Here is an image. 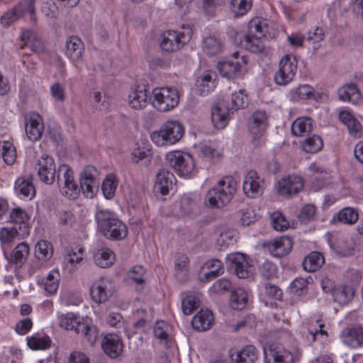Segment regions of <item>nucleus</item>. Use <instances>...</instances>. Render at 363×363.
I'll return each instance as SVG.
<instances>
[{
  "instance_id": "5",
  "label": "nucleus",
  "mask_w": 363,
  "mask_h": 363,
  "mask_svg": "<svg viewBox=\"0 0 363 363\" xmlns=\"http://www.w3.org/2000/svg\"><path fill=\"white\" fill-rule=\"evenodd\" d=\"M150 101L157 110L166 112L178 105L179 95L175 88L168 86L155 88L152 91Z\"/></svg>"
},
{
  "instance_id": "17",
  "label": "nucleus",
  "mask_w": 363,
  "mask_h": 363,
  "mask_svg": "<svg viewBox=\"0 0 363 363\" xmlns=\"http://www.w3.org/2000/svg\"><path fill=\"white\" fill-rule=\"evenodd\" d=\"M177 180L172 172L167 169H161L156 175L155 189L162 195H167L174 189Z\"/></svg>"
},
{
  "instance_id": "8",
  "label": "nucleus",
  "mask_w": 363,
  "mask_h": 363,
  "mask_svg": "<svg viewBox=\"0 0 363 363\" xmlns=\"http://www.w3.org/2000/svg\"><path fill=\"white\" fill-rule=\"evenodd\" d=\"M189 40L184 33L169 30L160 35V45L163 51L173 52L182 48Z\"/></svg>"
},
{
  "instance_id": "51",
  "label": "nucleus",
  "mask_w": 363,
  "mask_h": 363,
  "mask_svg": "<svg viewBox=\"0 0 363 363\" xmlns=\"http://www.w3.org/2000/svg\"><path fill=\"white\" fill-rule=\"evenodd\" d=\"M35 255L39 260H47L52 256V248L51 245L45 241H39L35 247Z\"/></svg>"
},
{
  "instance_id": "19",
  "label": "nucleus",
  "mask_w": 363,
  "mask_h": 363,
  "mask_svg": "<svg viewBox=\"0 0 363 363\" xmlns=\"http://www.w3.org/2000/svg\"><path fill=\"white\" fill-rule=\"evenodd\" d=\"M342 342L352 347L357 348L363 345V328L354 325L345 328L340 334Z\"/></svg>"
},
{
  "instance_id": "39",
  "label": "nucleus",
  "mask_w": 363,
  "mask_h": 363,
  "mask_svg": "<svg viewBox=\"0 0 363 363\" xmlns=\"http://www.w3.org/2000/svg\"><path fill=\"white\" fill-rule=\"evenodd\" d=\"M262 38H258V36H250V35L246 34L243 40L240 41V44L242 47L252 52H262L264 49V45L262 41Z\"/></svg>"
},
{
  "instance_id": "49",
  "label": "nucleus",
  "mask_w": 363,
  "mask_h": 363,
  "mask_svg": "<svg viewBox=\"0 0 363 363\" xmlns=\"http://www.w3.org/2000/svg\"><path fill=\"white\" fill-rule=\"evenodd\" d=\"M323 145L322 139L316 135H313L304 140L302 143L303 150L308 153H315L319 151Z\"/></svg>"
},
{
  "instance_id": "24",
  "label": "nucleus",
  "mask_w": 363,
  "mask_h": 363,
  "mask_svg": "<svg viewBox=\"0 0 363 363\" xmlns=\"http://www.w3.org/2000/svg\"><path fill=\"white\" fill-rule=\"evenodd\" d=\"M25 130L29 140L35 141L40 139L43 130L41 117L38 114L30 116L25 123Z\"/></svg>"
},
{
  "instance_id": "20",
  "label": "nucleus",
  "mask_w": 363,
  "mask_h": 363,
  "mask_svg": "<svg viewBox=\"0 0 363 363\" xmlns=\"http://www.w3.org/2000/svg\"><path fill=\"white\" fill-rule=\"evenodd\" d=\"M111 286L110 282L104 280L93 284L89 289L92 300L97 303L106 301L113 293Z\"/></svg>"
},
{
  "instance_id": "63",
  "label": "nucleus",
  "mask_w": 363,
  "mask_h": 363,
  "mask_svg": "<svg viewBox=\"0 0 363 363\" xmlns=\"http://www.w3.org/2000/svg\"><path fill=\"white\" fill-rule=\"evenodd\" d=\"M315 213V207L313 205H305L301 210L298 220L302 223L306 224L314 219Z\"/></svg>"
},
{
  "instance_id": "59",
  "label": "nucleus",
  "mask_w": 363,
  "mask_h": 363,
  "mask_svg": "<svg viewBox=\"0 0 363 363\" xmlns=\"http://www.w3.org/2000/svg\"><path fill=\"white\" fill-rule=\"evenodd\" d=\"M231 288L232 284L230 280L221 278L214 282L211 288V291L216 294H223L229 291Z\"/></svg>"
},
{
  "instance_id": "34",
  "label": "nucleus",
  "mask_w": 363,
  "mask_h": 363,
  "mask_svg": "<svg viewBox=\"0 0 363 363\" xmlns=\"http://www.w3.org/2000/svg\"><path fill=\"white\" fill-rule=\"evenodd\" d=\"M354 294L352 287L345 285L337 286L332 290V295L335 301L342 305L348 303Z\"/></svg>"
},
{
  "instance_id": "30",
  "label": "nucleus",
  "mask_w": 363,
  "mask_h": 363,
  "mask_svg": "<svg viewBox=\"0 0 363 363\" xmlns=\"http://www.w3.org/2000/svg\"><path fill=\"white\" fill-rule=\"evenodd\" d=\"M356 243L350 237L340 238L335 244L333 246L335 252L342 256L347 257L352 255L355 250Z\"/></svg>"
},
{
  "instance_id": "1",
  "label": "nucleus",
  "mask_w": 363,
  "mask_h": 363,
  "mask_svg": "<svg viewBox=\"0 0 363 363\" xmlns=\"http://www.w3.org/2000/svg\"><path fill=\"white\" fill-rule=\"evenodd\" d=\"M38 176L39 179L46 184H52L55 178L60 193L69 199L78 197L80 189L74 178V173L70 167L66 164H60L56 171L52 157L43 155L38 160Z\"/></svg>"
},
{
  "instance_id": "22",
  "label": "nucleus",
  "mask_w": 363,
  "mask_h": 363,
  "mask_svg": "<svg viewBox=\"0 0 363 363\" xmlns=\"http://www.w3.org/2000/svg\"><path fill=\"white\" fill-rule=\"evenodd\" d=\"M231 111L224 101L214 105L211 109V121L217 129L224 128L229 121V113Z\"/></svg>"
},
{
  "instance_id": "60",
  "label": "nucleus",
  "mask_w": 363,
  "mask_h": 363,
  "mask_svg": "<svg viewBox=\"0 0 363 363\" xmlns=\"http://www.w3.org/2000/svg\"><path fill=\"white\" fill-rule=\"evenodd\" d=\"M18 6L14 9L2 16L1 18V23L4 26H8L15 21L23 16V9H17Z\"/></svg>"
},
{
  "instance_id": "13",
  "label": "nucleus",
  "mask_w": 363,
  "mask_h": 363,
  "mask_svg": "<svg viewBox=\"0 0 363 363\" xmlns=\"http://www.w3.org/2000/svg\"><path fill=\"white\" fill-rule=\"evenodd\" d=\"M265 359L267 363H294L293 354L286 350L281 345L272 344L268 351H265Z\"/></svg>"
},
{
  "instance_id": "18",
  "label": "nucleus",
  "mask_w": 363,
  "mask_h": 363,
  "mask_svg": "<svg viewBox=\"0 0 363 363\" xmlns=\"http://www.w3.org/2000/svg\"><path fill=\"white\" fill-rule=\"evenodd\" d=\"M28 220V214L19 207L13 208L10 213V221L13 224V227L18 229L20 238H24L29 234Z\"/></svg>"
},
{
  "instance_id": "46",
  "label": "nucleus",
  "mask_w": 363,
  "mask_h": 363,
  "mask_svg": "<svg viewBox=\"0 0 363 363\" xmlns=\"http://www.w3.org/2000/svg\"><path fill=\"white\" fill-rule=\"evenodd\" d=\"M118 186V182L115 175L110 174L106 176L101 184V189L104 196L108 199H112L116 192Z\"/></svg>"
},
{
  "instance_id": "52",
  "label": "nucleus",
  "mask_w": 363,
  "mask_h": 363,
  "mask_svg": "<svg viewBox=\"0 0 363 363\" xmlns=\"http://www.w3.org/2000/svg\"><path fill=\"white\" fill-rule=\"evenodd\" d=\"M267 33V27L259 19H253L248 23V33L250 36H258V38H263Z\"/></svg>"
},
{
  "instance_id": "58",
  "label": "nucleus",
  "mask_w": 363,
  "mask_h": 363,
  "mask_svg": "<svg viewBox=\"0 0 363 363\" xmlns=\"http://www.w3.org/2000/svg\"><path fill=\"white\" fill-rule=\"evenodd\" d=\"M325 33L322 28L315 27L307 33L306 40L308 42L314 45L313 49L317 50L319 47L318 43L324 39Z\"/></svg>"
},
{
  "instance_id": "3",
  "label": "nucleus",
  "mask_w": 363,
  "mask_h": 363,
  "mask_svg": "<svg viewBox=\"0 0 363 363\" xmlns=\"http://www.w3.org/2000/svg\"><path fill=\"white\" fill-rule=\"evenodd\" d=\"M236 189L237 182L233 178L227 177L220 180L206 194L209 206L213 208L225 206L230 201Z\"/></svg>"
},
{
  "instance_id": "14",
  "label": "nucleus",
  "mask_w": 363,
  "mask_h": 363,
  "mask_svg": "<svg viewBox=\"0 0 363 363\" xmlns=\"http://www.w3.org/2000/svg\"><path fill=\"white\" fill-rule=\"evenodd\" d=\"M268 127V116L264 111H255L249 121V130L253 139H259Z\"/></svg>"
},
{
  "instance_id": "43",
  "label": "nucleus",
  "mask_w": 363,
  "mask_h": 363,
  "mask_svg": "<svg viewBox=\"0 0 363 363\" xmlns=\"http://www.w3.org/2000/svg\"><path fill=\"white\" fill-rule=\"evenodd\" d=\"M76 333L82 334L91 345L96 342L99 335L98 328L96 326L88 325L83 323L77 325Z\"/></svg>"
},
{
  "instance_id": "64",
  "label": "nucleus",
  "mask_w": 363,
  "mask_h": 363,
  "mask_svg": "<svg viewBox=\"0 0 363 363\" xmlns=\"http://www.w3.org/2000/svg\"><path fill=\"white\" fill-rule=\"evenodd\" d=\"M201 153L206 160L213 163L218 162L221 157V154L217 150L208 145L201 147Z\"/></svg>"
},
{
  "instance_id": "31",
  "label": "nucleus",
  "mask_w": 363,
  "mask_h": 363,
  "mask_svg": "<svg viewBox=\"0 0 363 363\" xmlns=\"http://www.w3.org/2000/svg\"><path fill=\"white\" fill-rule=\"evenodd\" d=\"M217 69L222 77L228 79H234L240 76V65L238 62L230 60L219 62Z\"/></svg>"
},
{
  "instance_id": "12",
  "label": "nucleus",
  "mask_w": 363,
  "mask_h": 363,
  "mask_svg": "<svg viewBox=\"0 0 363 363\" xmlns=\"http://www.w3.org/2000/svg\"><path fill=\"white\" fill-rule=\"evenodd\" d=\"M243 191L247 197L256 198L262 194L264 180L258 176L256 171H249L243 181Z\"/></svg>"
},
{
  "instance_id": "42",
  "label": "nucleus",
  "mask_w": 363,
  "mask_h": 363,
  "mask_svg": "<svg viewBox=\"0 0 363 363\" xmlns=\"http://www.w3.org/2000/svg\"><path fill=\"white\" fill-rule=\"evenodd\" d=\"M247 302V294L242 289H237L233 291L230 296V306L234 310L243 309Z\"/></svg>"
},
{
  "instance_id": "23",
  "label": "nucleus",
  "mask_w": 363,
  "mask_h": 363,
  "mask_svg": "<svg viewBox=\"0 0 363 363\" xmlns=\"http://www.w3.org/2000/svg\"><path fill=\"white\" fill-rule=\"evenodd\" d=\"M148 103L147 89L145 86H137L130 91L128 96V104L133 109L145 108Z\"/></svg>"
},
{
  "instance_id": "41",
  "label": "nucleus",
  "mask_w": 363,
  "mask_h": 363,
  "mask_svg": "<svg viewBox=\"0 0 363 363\" xmlns=\"http://www.w3.org/2000/svg\"><path fill=\"white\" fill-rule=\"evenodd\" d=\"M312 128V120L310 118H299L292 123L291 132L296 136H301L306 133L311 132Z\"/></svg>"
},
{
  "instance_id": "36",
  "label": "nucleus",
  "mask_w": 363,
  "mask_h": 363,
  "mask_svg": "<svg viewBox=\"0 0 363 363\" xmlns=\"http://www.w3.org/2000/svg\"><path fill=\"white\" fill-rule=\"evenodd\" d=\"M216 233L218 235L217 243L221 247H228L235 242L237 233L232 228L221 225L217 228Z\"/></svg>"
},
{
  "instance_id": "40",
  "label": "nucleus",
  "mask_w": 363,
  "mask_h": 363,
  "mask_svg": "<svg viewBox=\"0 0 363 363\" xmlns=\"http://www.w3.org/2000/svg\"><path fill=\"white\" fill-rule=\"evenodd\" d=\"M22 40L25 42L24 46L28 47L35 52L40 53L44 51V45L43 42L36 38L34 33L30 30H26L23 33Z\"/></svg>"
},
{
  "instance_id": "6",
  "label": "nucleus",
  "mask_w": 363,
  "mask_h": 363,
  "mask_svg": "<svg viewBox=\"0 0 363 363\" xmlns=\"http://www.w3.org/2000/svg\"><path fill=\"white\" fill-rule=\"evenodd\" d=\"M166 162L180 176L191 174L194 169V162L192 157L187 153L179 151H172L165 156Z\"/></svg>"
},
{
  "instance_id": "9",
  "label": "nucleus",
  "mask_w": 363,
  "mask_h": 363,
  "mask_svg": "<svg viewBox=\"0 0 363 363\" xmlns=\"http://www.w3.org/2000/svg\"><path fill=\"white\" fill-rule=\"evenodd\" d=\"M304 186L302 177L297 175H289L281 178L277 184V193L285 197H290L292 195L300 192Z\"/></svg>"
},
{
  "instance_id": "27",
  "label": "nucleus",
  "mask_w": 363,
  "mask_h": 363,
  "mask_svg": "<svg viewBox=\"0 0 363 363\" xmlns=\"http://www.w3.org/2000/svg\"><path fill=\"white\" fill-rule=\"evenodd\" d=\"M15 192L18 196L32 199L35 196V189L31 177H20L15 183Z\"/></svg>"
},
{
  "instance_id": "29",
  "label": "nucleus",
  "mask_w": 363,
  "mask_h": 363,
  "mask_svg": "<svg viewBox=\"0 0 363 363\" xmlns=\"http://www.w3.org/2000/svg\"><path fill=\"white\" fill-rule=\"evenodd\" d=\"M203 268L207 269V272L201 277V281H208L224 272L223 263L218 259H212L207 261Z\"/></svg>"
},
{
  "instance_id": "53",
  "label": "nucleus",
  "mask_w": 363,
  "mask_h": 363,
  "mask_svg": "<svg viewBox=\"0 0 363 363\" xmlns=\"http://www.w3.org/2000/svg\"><path fill=\"white\" fill-rule=\"evenodd\" d=\"M28 346L32 350H45L50 347L51 340L47 336H32L27 338Z\"/></svg>"
},
{
  "instance_id": "37",
  "label": "nucleus",
  "mask_w": 363,
  "mask_h": 363,
  "mask_svg": "<svg viewBox=\"0 0 363 363\" xmlns=\"http://www.w3.org/2000/svg\"><path fill=\"white\" fill-rule=\"evenodd\" d=\"M325 259L323 255L318 252H312L306 256L303 262L304 270L313 272L318 270L324 264Z\"/></svg>"
},
{
  "instance_id": "56",
  "label": "nucleus",
  "mask_w": 363,
  "mask_h": 363,
  "mask_svg": "<svg viewBox=\"0 0 363 363\" xmlns=\"http://www.w3.org/2000/svg\"><path fill=\"white\" fill-rule=\"evenodd\" d=\"M271 225L277 231H283L287 230L289 227V223L280 212H274L270 216Z\"/></svg>"
},
{
  "instance_id": "44",
  "label": "nucleus",
  "mask_w": 363,
  "mask_h": 363,
  "mask_svg": "<svg viewBox=\"0 0 363 363\" xmlns=\"http://www.w3.org/2000/svg\"><path fill=\"white\" fill-rule=\"evenodd\" d=\"M336 218L340 223L352 225L357 221L359 216L357 211L354 208L345 207L340 211L337 214V216L334 217L333 219L335 220Z\"/></svg>"
},
{
  "instance_id": "32",
  "label": "nucleus",
  "mask_w": 363,
  "mask_h": 363,
  "mask_svg": "<svg viewBox=\"0 0 363 363\" xmlns=\"http://www.w3.org/2000/svg\"><path fill=\"white\" fill-rule=\"evenodd\" d=\"M203 51L208 55H216L223 50V40L215 35H209L203 38L202 42Z\"/></svg>"
},
{
  "instance_id": "61",
  "label": "nucleus",
  "mask_w": 363,
  "mask_h": 363,
  "mask_svg": "<svg viewBox=\"0 0 363 363\" xmlns=\"http://www.w3.org/2000/svg\"><path fill=\"white\" fill-rule=\"evenodd\" d=\"M189 261L186 257H182L175 263L176 277L180 281L186 279L188 272Z\"/></svg>"
},
{
  "instance_id": "28",
  "label": "nucleus",
  "mask_w": 363,
  "mask_h": 363,
  "mask_svg": "<svg viewBox=\"0 0 363 363\" xmlns=\"http://www.w3.org/2000/svg\"><path fill=\"white\" fill-rule=\"evenodd\" d=\"M66 55L73 61L81 59L84 50L82 41L76 36H70L66 41Z\"/></svg>"
},
{
  "instance_id": "25",
  "label": "nucleus",
  "mask_w": 363,
  "mask_h": 363,
  "mask_svg": "<svg viewBox=\"0 0 363 363\" xmlns=\"http://www.w3.org/2000/svg\"><path fill=\"white\" fill-rule=\"evenodd\" d=\"M213 315L211 311L201 309L191 320L192 327L198 331L208 330L213 322Z\"/></svg>"
},
{
  "instance_id": "16",
  "label": "nucleus",
  "mask_w": 363,
  "mask_h": 363,
  "mask_svg": "<svg viewBox=\"0 0 363 363\" xmlns=\"http://www.w3.org/2000/svg\"><path fill=\"white\" fill-rule=\"evenodd\" d=\"M272 255L277 257H282L288 255L293 247L291 238L281 236L275 238L273 241L264 244Z\"/></svg>"
},
{
  "instance_id": "47",
  "label": "nucleus",
  "mask_w": 363,
  "mask_h": 363,
  "mask_svg": "<svg viewBox=\"0 0 363 363\" xmlns=\"http://www.w3.org/2000/svg\"><path fill=\"white\" fill-rule=\"evenodd\" d=\"M59 324L61 328L66 330H73L76 332L78 325L82 324L79 318L72 313L62 314L58 316Z\"/></svg>"
},
{
  "instance_id": "7",
  "label": "nucleus",
  "mask_w": 363,
  "mask_h": 363,
  "mask_svg": "<svg viewBox=\"0 0 363 363\" xmlns=\"http://www.w3.org/2000/svg\"><path fill=\"white\" fill-rule=\"evenodd\" d=\"M297 69V62L295 57L286 55L279 62V67L274 74V82L277 84L284 86L294 79Z\"/></svg>"
},
{
  "instance_id": "62",
  "label": "nucleus",
  "mask_w": 363,
  "mask_h": 363,
  "mask_svg": "<svg viewBox=\"0 0 363 363\" xmlns=\"http://www.w3.org/2000/svg\"><path fill=\"white\" fill-rule=\"evenodd\" d=\"M309 324L308 333L311 335L312 341L314 342L315 340V337L318 334L328 335L327 331L323 330L325 325L321 323L320 320L311 319Z\"/></svg>"
},
{
  "instance_id": "35",
  "label": "nucleus",
  "mask_w": 363,
  "mask_h": 363,
  "mask_svg": "<svg viewBox=\"0 0 363 363\" xmlns=\"http://www.w3.org/2000/svg\"><path fill=\"white\" fill-rule=\"evenodd\" d=\"M29 255V247L26 242H21L13 250L9 262L17 267H21Z\"/></svg>"
},
{
  "instance_id": "26",
  "label": "nucleus",
  "mask_w": 363,
  "mask_h": 363,
  "mask_svg": "<svg viewBox=\"0 0 363 363\" xmlns=\"http://www.w3.org/2000/svg\"><path fill=\"white\" fill-rule=\"evenodd\" d=\"M340 121L345 124L350 134L354 138H359L362 133V125L359 122L347 111H342L339 113Z\"/></svg>"
},
{
  "instance_id": "45",
  "label": "nucleus",
  "mask_w": 363,
  "mask_h": 363,
  "mask_svg": "<svg viewBox=\"0 0 363 363\" xmlns=\"http://www.w3.org/2000/svg\"><path fill=\"white\" fill-rule=\"evenodd\" d=\"M248 104V97L244 93V90L240 89L232 94L231 102L226 106L231 111H236L239 108H244Z\"/></svg>"
},
{
  "instance_id": "55",
  "label": "nucleus",
  "mask_w": 363,
  "mask_h": 363,
  "mask_svg": "<svg viewBox=\"0 0 363 363\" xmlns=\"http://www.w3.org/2000/svg\"><path fill=\"white\" fill-rule=\"evenodd\" d=\"M2 157L8 165L13 164L16 158V148L9 141H4L2 143Z\"/></svg>"
},
{
  "instance_id": "54",
  "label": "nucleus",
  "mask_w": 363,
  "mask_h": 363,
  "mask_svg": "<svg viewBox=\"0 0 363 363\" xmlns=\"http://www.w3.org/2000/svg\"><path fill=\"white\" fill-rule=\"evenodd\" d=\"M199 299L195 296L188 294L182 300V309L185 315H190L199 307Z\"/></svg>"
},
{
  "instance_id": "21",
  "label": "nucleus",
  "mask_w": 363,
  "mask_h": 363,
  "mask_svg": "<svg viewBox=\"0 0 363 363\" xmlns=\"http://www.w3.org/2000/svg\"><path fill=\"white\" fill-rule=\"evenodd\" d=\"M229 355L233 363H255L258 358V352L253 345H247L240 351L230 350Z\"/></svg>"
},
{
  "instance_id": "11",
  "label": "nucleus",
  "mask_w": 363,
  "mask_h": 363,
  "mask_svg": "<svg viewBox=\"0 0 363 363\" xmlns=\"http://www.w3.org/2000/svg\"><path fill=\"white\" fill-rule=\"evenodd\" d=\"M97 177L98 172L94 166L88 165L84 167L80 174V186L85 196H94V189L99 186Z\"/></svg>"
},
{
  "instance_id": "38",
  "label": "nucleus",
  "mask_w": 363,
  "mask_h": 363,
  "mask_svg": "<svg viewBox=\"0 0 363 363\" xmlns=\"http://www.w3.org/2000/svg\"><path fill=\"white\" fill-rule=\"evenodd\" d=\"M94 259L97 266L101 268H107L113 264L115 255L110 249L103 247L95 253Z\"/></svg>"
},
{
  "instance_id": "4",
  "label": "nucleus",
  "mask_w": 363,
  "mask_h": 363,
  "mask_svg": "<svg viewBox=\"0 0 363 363\" xmlns=\"http://www.w3.org/2000/svg\"><path fill=\"white\" fill-rule=\"evenodd\" d=\"M184 129L178 121H167L159 130L153 132L151 135L152 141L157 146L173 145L179 142L183 137Z\"/></svg>"
},
{
  "instance_id": "48",
  "label": "nucleus",
  "mask_w": 363,
  "mask_h": 363,
  "mask_svg": "<svg viewBox=\"0 0 363 363\" xmlns=\"http://www.w3.org/2000/svg\"><path fill=\"white\" fill-rule=\"evenodd\" d=\"M292 100L298 101L311 99L313 96V89L308 84L301 85L290 91Z\"/></svg>"
},
{
  "instance_id": "10",
  "label": "nucleus",
  "mask_w": 363,
  "mask_h": 363,
  "mask_svg": "<svg viewBox=\"0 0 363 363\" xmlns=\"http://www.w3.org/2000/svg\"><path fill=\"white\" fill-rule=\"evenodd\" d=\"M230 269L240 279H247L253 274V266L251 265L247 257L242 253L232 255L229 258Z\"/></svg>"
},
{
  "instance_id": "15",
  "label": "nucleus",
  "mask_w": 363,
  "mask_h": 363,
  "mask_svg": "<svg viewBox=\"0 0 363 363\" xmlns=\"http://www.w3.org/2000/svg\"><path fill=\"white\" fill-rule=\"evenodd\" d=\"M101 347L106 355L112 359H116L122 354L123 343L118 335L110 333L103 338Z\"/></svg>"
},
{
  "instance_id": "57",
  "label": "nucleus",
  "mask_w": 363,
  "mask_h": 363,
  "mask_svg": "<svg viewBox=\"0 0 363 363\" xmlns=\"http://www.w3.org/2000/svg\"><path fill=\"white\" fill-rule=\"evenodd\" d=\"M252 0H231L232 10L236 16H243L251 9Z\"/></svg>"
},
{
  "instance_id": "33",
  "label": "nucleus",
  "mask_w": 363,
  "mask_h": 363,
  "mask_svg": "<svg viewBox=\"0 0 363 363\" xmlns=\"http://www.w3.org/2000/svg\"><path fill=\"white\" fill-rule=\"evenodd\" d=\"M338 96L341 101H349L357 104L361 101V94L354 84L345 85L338 91Z\"/></svg>"
},
{
  "instance_id": "2",
  "label": "nucleus",
  "mask_w": 363,
  "mask_h": 363,
  "mask_svg": "<svg viewBox=\"0 0 363 363\" xmlns=\"http://www.w3.org/2000/svg\"><path fill=\"white\" fill-rule=\"evenodd\" d=\"M98 227L108 239L118 240L125 238L128 233L126 225L113 213L108 211H99L95 216Z\"/></svg>"
},
{
  "instance_id": "50",
  "label": "nucleus",
  "mask_w": 363,
  "mask_h": 363,
  "mask_svg": "<svg viewBox=\"0 0 363 363\" xmlns=\"http://www.w3.org/2000/svg\"><path fill=\"white\" fill-rule=\"evenodd\" d=\"M60 281V274L56 270L51 271L45 279L43 280L44 289L49 294L56 292Z\"/></svg>"
}]
</instances>
